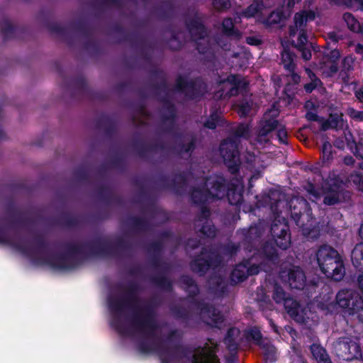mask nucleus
<instances>
[{"instance_id":"obj_36","label":"nucleus","mask_w":363,"mask_h":363,"mask_svg":"<svg viewBox=\"0 0 363 363\" xmlns=\"http://www.w3.org/2000/svg\"><path fill=\"white\" fill-rule=\"evenodd\" d=\"M332 146L330 143L325 142L323 145V157L324 160H329L331 155Z\"/></svg>"},{"instance_id":"obj_55","label":"nucleus","mask_w":363,"mask_h":363,"mask_svg":"<svg viewBox=\"0 0 363 363\" xmlns=\"http://www.w3.org/2000/svg\"><path fill=\"white\" fill-rule=\"evenodd\" d=\"M182 80H183L182 79H179L178 81V87H179V89H181L184 88V86L182 84Z\"/></svg>"},{"instance_id":"obj_34","label":"nucleus","mask_w":363,"mask_h":363,"mask_svg":"<svg viewBox=\"0 0 363 363\" xmlns=\"http://www.w3.org/2000/svg\"><path fill=\"white\" fill-rule=\"evenodd\" d=\"M210 266V264L208 262H204L203 264L200 263V260H196L194 263L192 264L191 267L193 270L197 272H203L206 269H207Z\"/></svg>"},{"instance_id":"obj_33","label":"nucleus","mask_w":363,"mask_h":363,"mask_svg":"<svg viewBox=\"0 0 363 363\" xmlns=\"http://www.w3.org/2000/svg\"><path fill=\"white\" fill-rule=\"evenodd\" d=\"M347 113L352 119L357 121H363V111H358L353 108H349Z\"/></svg>"},{"instance_id":"obj_11","label":"nucleus","mask_w":363,"mask_h":363,"mask_svg":"<svg viewBox=\"0 0 363 363\" xmlns=\"http://www.w3.org/2000/svg\"><path fill=\"white\" fill-rule=\"evenodd\" d=\"M223 92L216 95L217 97H225L235 95L242 91L247 86L246 82L241 80L240 77L231 75L222 83Z\"/></svg>"},{"instance_id":"obj_35","label":"nucleus","mask_w":363,"mask_h":363,"mask_svg":"<svg viewBox=\"0 0 363 363\" xmlns=\"http://www.w3.org/2000/svg\"><path fill=\"white\" fill-rule=\"evenodd\" d=\"M276 130H277V136L279 140L281 143L286 144L287 143V141H286L287 133H286V130L284 128L281 127V125H279V124H278V128H276Z\"/></svg>"},{"instance_id":"obj_14","label":"nucleus","mask_w":363,"mask_h":363,"mask_svg":"<svg viewBox=\"0 0 363 363\" xmlns=\"http://www.w3.org/2000/svg\"><path fill=\"white\" fill-rule=\"evenodd\" d=\"M193 363H219L211 347L199 349L194 356Z\"/></svg>"},{"instance_id":"obj_32","label":"nucleus","mask_w":363,"mask_h":363,"mask_svg":"<svg viewBox=\"0 0 363 363\" xmlns=\"http://www.w3.org/2000/svg\"><path fill=\"white\" fill-rule=\"evenodd\" d=\"M250 128L248 125L241 124L238 126L235 130V134L238 137L246 138L248 136Z\"/></svg>"},{"instance_id":"obj_52","label":"nucleus","mask_w":363,"mask_h":363,"mask_svg":"<svg viewBox=\"0 0 363 363\" xmlns=\"http://www.w3.org/2000/svg\"><path fill=\"white\" fill-rule=\"evenodd\" d=\"M345 163L347 164H352L353 163V158L352 157H345Z\"/></svg>"},{"instance_id":"obj_37","label":"nucleus","mask_w":363,"mask_h":363,"mask_svg":"<svg viewBox=\"0 0 363 363\" xmlns=\"http://www.w3.org/2000/svg\"><path fill=\"white\" fill-rule=\"evenodd\" d=\"M264 250L266 254V259L267 262H273L274 257L276 255L275 250L273 247H270V249H269V246H265Z\"/></svg>"},{"instance_id":"obj_38","label":"nucleus","mask_w":363,"mask_h":363,"mask_svg":"<svg viewBox=\"0 0 363 363\" xmlns=\"http://www.w3.org/2000/svg\"><path fill=\"white\" fill-rule=\"evenodd\" d=\"M298 50L301 52V55L303 60H309L311 58V52L308 47L303 46L298 48Z\"/></svg>"},{"instance_id":"obj_26","label":"nucleus","mask_w":363,"mask_h":363,"mask_svg":"<svg viewBox=\"0 0 363 363\" xmlns=\"http://www.w3.org/2000/svg\"><path fill=\"white\" fill-rule=\"evenodd\" d=\"M281 19V14L277 11L272 12L266 19L262 20V22L266 26H269L277 24Z\"/></svg>"},{"instance_id":"obj_12","label":"nucleus","mask_w":363,"mask_h":363,"mask_svg":"<svg viewBox=\"0 0 363 363\" xmlns=\"http://www.w3.org/2000/svg\"><path fill=\"white\" fill-rule=\"evenodd\" d=\"M259 269L267 271V269L264 264L261 266L252 265L250 267L245 264H238L231 274V281L234 283H239L244 281L248 275L257 274L259 272Z\"/></svg>"},{"instance_id":"obj_62","label":"nucleus","mask_w":363,"mask_h":363,"mask_svg":"<svg viewBox=\"0 0 363 363\" xmlns=\"http://www.w3.org/2000/svg\"><path fill=\"white\" fill-rule=\"evenodd\" d=\"M198 50H199V52H202L200 48H198Z\"/></svg>"},{"instance_id":"obj_47","label":"nucleus","mask_w":363,"mask_h":363,"mask_svg":"<svg viewBox=\"0 0 363 363\" xmlns=\"http://www.w3.org/2000/svg\"><path fill=\"white\" fill-rule=\"evenodd\" d=\"M355 51L357 54L361 55L363 57V45L358 44L355 48Z\"/></svg>"},{"instance_id":"obj_29","label":"nucleus","mask_w":363,"mask_h":363,"mask_svg":"<svg viewBox=\"0 0 363 363\" xmlns=\"http://www.w3.org/2000/svg\"><path fill=\"white\" fill-rule=\"evenodd\" d=\"M249 338L254 340L259 347L266 341V340H262L261 333L257 329H252L249 332Z\"/></svg>"},{"instance_id":"obj_19","label":"nucleus","mask_w":363,"mask_h":363,"mask_svg":"<svg viewBox=\"0 0 363 363\" xmlns=\"http://www.w3.org/2000/svg\"><path fill=\"white\" fill-rule=\"evenodd\" d=\"M343 19L350 30L354 33H363V24H360L352 13H345L343 15Z\"/></svg>"},{"instance_id":"obj_44","label":"nucleus","mask_w":363,"mask_h":363,"mask_svg":"<svg viewBox=\"0 0 363 363\" xmlns=\"http://www.w3.org/2000/svg\"><path fill=\"white\" fill-rule=\"evenodd\" d=\"M356 97L359 101L363 103V89H361L355 92Z\"/></svg>"},{"instance_id":"obj_50","label":"nucleus","mask_w":363,"mask_h":363,"mask_svg":"<svg viewBox=\"0 0 363 363\" xmlns=\"http://www.w3.org/2000/svg\"><path fill=\"white\" fill-rule=\"evenodd\" d=\"M6 242V238L4 233L0 232V243H4Z\"/></svg>"},{"instance_id":"obj_57","label":"nucleus","mask_w":363,"mask_h":363,"mask_svg":"<svg viewBox=\"0 0 363 363\" xmlns=\"http://www.w3.org/2000/svg\"><path fill=\"white\" fill-rule=\"evenodd\" d=\"M313 106V104H312V102H311V101H307V102L306 103V108H309V107H311V106Z\"/></svg>"},{"instance_id":"obj_2","label":"nucleus","mask_w":363,"mask_h":363,"mask_svg":"<svg viewBox=\"0 0 363 363\" xmlns=\"http://www.w3.org/2000/svg\"><path fill=\"white\" fill-rule=\"evenodd\" d=\"M272 297L276 303H284L287 313L295 321L304 323L309 318L307 308L301 307L298 303L293 298H286L285 292L280 286L274 287Z\"/></svg>"},{"instance_id":"obj_51","label":"nucleus","mask_w":363,"mask_h":363,"mask_svg":"<svg viewBox=\"0 0 363 363\" xmlns=\"http://www.w3.org/2000/svg\"><path fill=\"white\" fill-rule=\"evenodd\" d=\"M333 306L332 304H326L325 306H322V309H325L328 311H333Z\"/></svg>"},{"instance_id":"obj_13","label":"nucleus","mask_w":363,"mask_h":363,"mask_svg":"<svg viewBox=\"0 0 363 363\" xmlns=\"http://www.w3.org/2000/svg\"><path fill=\"white\" fill-rule=\"evenodd\" d=\"M267 116H264V121H262L259 126V130L257 135V141L260 143L269 141L267 138L271 131L278 128V122L274 119L267 120Z\"/></svg>"},{"instance_id":"obj_30","label":"nucleus","mask_w":363,"mask_h":363,"mask_svg":"<svg viewBox=\"0 0 363 363\" xmlns=\"http://www.w3.org/2000/svg\"><path fill=\"white\" fill-rule=\"evenodd\" d=\"M349 182H353L359 190L363 191V178L362 177V176H360V174H351L349 178Z\"/></svg>"},{"instance_id":"obj_48","label":"nucleus","mask_w":363,"mask_h":363,"mask_svg":"<svg viewBox=\"0 0 363 363\" xmlns=\"http://www.w3.org/2000/svg\"><path fill=\"white\" fill-rule=\"evenodd\" d=\"M247 40V43L250 45H257L258 44V42L259 40H257V39H255L253 38H247L246 39Z\"/></svg>"},{"instance_id":"obj_8","label":"nucleus","mask_w":363,"mask_h":363,"mask_svg":"<svg viewBox=\"0 0 363 363\" xmlns=\"http://www.w3.org/2000/svg\"><path fill=\"white\" fill-rule=\"evenodd\" d=\"M343 183L338 179H330L323 186L324 203L334 205L345 199Z\"/></svg>"},{"instance_id":"obj_22","label":"nucleus","mask_w":363,"mask_h":363,"mask_svg":"<svg viewBox=\"0 0 363 363\" xmlns=\"http://www.w3.org/2000/svg\"><path fill=\"white\" fill-rule=\"evenodd\" d=\"M189 31L195 40L203 39L206 33L204 26L200 23H196L191 26Z\"/></svg>"},{"instance_id":"obj_41","label":"nucleus","mask_w":363,"mask_h":363,"mask_svg":"<svg viewBox=\"0 0 363 363\" xmlns=\"http://www.w3.org/2000/svg\"><path fill=\"white\" fill-rule=\"evenodd\" d=\"M239 333V330L236 328H232L230 330H229L228 333V337L225 338V343L228 344V342H230V337L234 335H238Z\"/></svg>"},{"instance_id":"obj_18","label":"nucleus","mask_w":363,"mask_h":363,"mask_svg":"<svg viewBox=\"0 0 363 363\" xmlns=\"http://www.w3.org/2000/svg\"><path fill=\"white\" fill-rule=\"evenodd\" d=\"M351 259L356 268L363 270V243H359L354 247L352 252Z\"/></svg>"},{"instance_id":"obj_61","label":"nucleus","mask_w":363,"mask_h":363,"mask_svg":"<svg viewBox=\"0 0 363 363\" xmlns=\"http://www.w3.org/2000/svg\"><path fill=\"white\" fill-rule=\"evenodd\" d=\"M191 149V145L190 147H189L186 150V151H189Z\"/></svg>"},{"instance_id":"obj_25","label":"nucleus","mask_w":363,"mask_h":363,"mask_svg":"<svg viewBox=\"0 0 363 363\" xmlns=\"http://www.w3.org/2000/svg\"><path fill=\"white\" fill-rule=\"evenodd\" d=\"M306 72L311 79V82L305 85V89L307 92H311L315 87L320 84V81L309 69L306 68Z\"/></svg>"},{"instance_id":"obj_31","label":"nucleus","mask_w":363,"mask_h":363,"mask_svg":"<svg viewBox=\"0 0 363 363\" xmlns=\"http://www.w3.org/2000/svg\"><path fill=\"white\" fill-rule=\"evenodd\" d=\"M213 5L215 9L222 11L228 9L230 6V3L228 0H214Z\"/></svg>"},{"instance_id":"obj_3","label":"nucleus","mask_w":363,"mask_h":363,"mask_svg":"<svg viewBox=\"0 0 363 363\" xmlns=\"http://www.w3.org/2000/svg\"><path fill=\"white\" fill-rule=\"evenodd\" d=\"M205 193L200 189H194L192 199L194 203L207 201L210 198L221 199L225 195V179L220 176H213L208 178L206 183Z\"/></svg>"},{"instance_id":"obj_40","label":"nucleus","mask_w":363,"mask_h":363,"mask_svg":"<svg viewBox=\"0 0 363 363\" xmlns=\"http://www.w3.org/2000/svg\"><path fill=\"white\" fill-rule=\"evenodd\" d=\"M202 233L208 237L215 235V228L212 226H204L201 230Z\"/></svg>"},{"instance_id":"obj_27","label":"nucleus","mask_w":363,"mask_h":363,"mask_svg":"<svg viewBox=\"0 0 363 363\" xmlns=\"http://www.w3.org/2000/svg\"><path fill=\"white\" fill-rule=\"evenodd\" d=\"M323 74L327 77H330L337 72V65L331 61H328L324 66L321 67Z\"/></svg>"},{"instance_id":"obj_23","label":"nucleus","mask_w":363,"mask_h":363,"mask_svg":"<svg viewBox=\"0 0 363 363\" xmlns=\"http://www.w3.org/2000/svg\"><path fill=\"white\" fill-rule=\"evenodd\" d=\"M239 114L242 116L248 115L252 108V103L250 100H244L235 105Z\"/></svg>"},{"instance_id":"obj_46","label":"nucleus","mask_w":363,"mask_h":363,"mask_svg":"<svg viewBox=\"0 0 363 363\" xmlns=\"http://www.w3.org/2000/svg\"><path fill=\"white\" fill-rule=\"evenodd\" d=\"M301 0H288L287 1V6L289 9H291L296 4H298L300 2Z\"/></svg>"},{"instance_id":"obj_60","label":"nucleus","mask_w":363,"mask_h":363,"mask_svg":"<svg viewBox=\"0 0 363 363\" xmlns=\"http://www.w3.org/2000/svg\"><path fill=\"white\" fill-rule=\"evenodd\" d=\"M347 61H350L352 62V60L351 59H349V58H345V62H347Z\"/></svg>"},{"instance_id":"obj_58","label":"nucleus","mask_w":363,"mask_h":363,"mask_svg":"<svg viewBox=\"0 0 363 363\" xmlns=\"http://www.w3.org/2000/svg\"><path fill=\"white\" fill-rule=\"evenodd\" d=\"M203 216H204V217H206V216H208V214H209V211H203Z\"/></svg>"},{"instance_id":"obj_39","label":"nucleus","mask_w":363,"mask_h":363,"mask_svg":"<svg viewBox=\"0 0 363 363\" xmlns=\"http://www.w3.org/2000/svg\"><path fill=\"white\" fill-rule=\"evenodd\" d=\"M217 121L218 116L212 115L211 118L205 123V126L210 129H214L216 127Z\"/></svg>"},{"instance_id":"obj_1","label":"nucleus","mask_w":363,"mask_h":363,"mask_svg":"<svg viewBox=\"0 0 363 363\" xmlns=\"http://www.w3.org/2000/svg\"><path fill=\"white\" fill-rule=\"evenodd\" d=\"M318 265L328 277L335 281L341 280L345 275V267L342 257L333 247L324 245L316 253Z\"/></svg>"},{"instance_id":"obj_5","label":"nucleus","mask_w":363,"mask_h":363,"mask_svg":"<svg viewBox=\"0 0 363 363\" xmlns=\"http://www.w3.org/2000/svg\"><path fill=\"white\" fill-rule=\"evenodd\" d=\"M315 13L313 11H302L297 13L294 16V28L291 29V35H295L296 32L298 33L297 48L306 46L307 36L305 26L308 21L314 20Z\"/></svg>"},{"instance_id":"obj_53","label":"nucleus","mask_w":363,"mask_h":363,"mask_svg":"<svg viewBox=\"0 0 363 363\" xmlns=\"http://www.w3.org/2000/svg\"><path fill=\"white\" fill-rule=\"evenodd\" d=\"M353 1H356L359 4V9L361 11H363V0H352V2Z\"/></svg>"},{"instance_id":"obj_17","label":"nucleus","mask_w":363,"mask_h":363,"mask_svg":"<svg viewBox=\"0 0 363 363\" xmlns=\"http://www.w3.org/2000/svg\"><path fill=\"white\" fill-rule=\"evenodd\" d=\"M311 352L313 358L318 363H331L326 350L320 345H312L311 346Z\"/></svg>"},{"instance_id":"obj_10","label":"nucleus","mask_w":363,"mask_h":363,"mask_svg":"<svg viewBox=\"0 0 363 363\" xmlns=\"http://www.w3.org/2000/svg\"><path fill=\"white\" fill-rule=\"evenodd\" d=\"M289 227L284 221L273 223L271 228V233L277 245L283 250L286 249L291 242L290 236L288 233Z\"/></svg>"},{"instance_id":"obj_45","label":"nucleus","mask_w":363,"mask_h":363,"mask_svg":"<svg viewBox=\"0 0 363 363\" xmlns=\"http://www.w3.org/2000/svg\"><path fill=\"white\" fill-rule=\"evenodd\" d=\"M189 288L190 289L191 291L196 292L197 291V286L194 284V282L191 280H189Z\"/></svg>"},{"instance_id":"obj_43","label":"nucleus","mask_w":363,"mask_h":363,"mask_svg":"<svg viewBox=\"0 0 363 363\" xmlns=\"http://www.w3.org/2000/svg\"><path fill=\"white\" fill-rule=\"evenodd\" d=\"M358 286L363 293V273L359 274L357 279Z\"/></svg>"},{"instance_id":"obj_42","label":"nucleus","mask_w":363,"mask_h":363,"mask_svg":"<svg viewBox=\"0 0 363 363\" xmlns=\"http://www.w3.org/2000/svg\"><path fill=\"white\" fill-rule=\"evenodd\" d=\"M306 117L308 121H318V117L314 112L309 111L306 114Z\"/></svg>"},{"instance_id":"obj_56","label":"nucleus","mask_w":363,"mask_h":363,"mask_svg":"<svg viewBox=\"0 0 363 363\" xmlns=\"http://www.w3.org/2000/svg\"><path fill=\"white\" fill-rule=\"evenodd\" d=\"M270 324H271L272 327L273 328L275 332H277V326L274 324V323H273L272 321H270Z\"/></svg>"},{"instance_id":"obj_7","label":"nucleus","mask_w":363,"mask_h":363,"mask_svg":"<svg viewBox=\"0 0 363 363\" xmlns=\"http://www.w3.org/2000/svg\"><path fill=\"white\" fill-rule=\"evenodd\" d=\"M281 279L292 289H301L306 285V275L299 267L289 266L280 272Z\"/></svg>"},{"instance_id":"obj_16","label":"nucleus","mask_w":363,"mask_h":363,"mask_svg":"<svg viewBox=\"0 0 363 363\" xmlns=\"http://www.w3.org/2000/svg\"><path fill=\"white\" fill-rule=\"evenodd\" d=\"M243 183L241 181H237L236 184H233V187L228 189L227 196L229 202L233 205L238 204L242 199Z\"/></svg>"},{"instance_id":"obj_24","label":"nucleus","mask_w":363,"mask_h":363,"mask_svg":"<svg viewBox=\"0 0 363 363\" xmlns=\"http://www.w3.org/2000/svg\"><path fill=\"white\" fill-rule=\"evenodd\" d=\"M260 347L263 350V354L265 357L269 361L272 362L274 360V357L276 354V349L273 345L270 344L268 340H266Z\"/></svg>"},{"instance_id":"obj_49","label":"nucleus","mask_w":363,"mask_h":363,"mask_svg":"<svg viewBox=\"0 0 363 363\" xmlns=\"http://www.w3.org/2000/svg\"><path fill=\"white\" fill-rule=\"evenodd\" d=\"M292 73V79L294 82L298 83L300 79V77L295 74L294 72H291Z\"/></svg>"},{"instance_id":"obj_21","label":"nucleus","mask_w":363,"mask_h":363,"mask_svg":"<svg viewBox=\"0 0 363 363\" xmlns=\"http://www.w3.org/2000/svg\"><path fill=\"white\" fill-rule=\"evenodd\" d=\"M260 13L262 16L266 14L262 9V5L255 2L251 4L243 13L242 16L246 18L255 17L257 14Z\"/></svg>"},{"instance_id":"obj_28","label":"nucleus","mask_w":363,"mask_h":363,"mask_svg":"<svg viewBox=\"0 0 363 363\" xmlns=\"http://www.w3.org/2000/svg\"><path fill=\"white\" fill-rule=\"evenodd\" d=\"M233 22L231 18H225L223 22V28L227 35L231 36L236 35V32L233 30Z\"/></svg>"},{"instance_id":"obj_15","label":"nucleus","mask_w":363,"mask_h":363,"mask_svg":"<svg viewBox=\"0 0 363 363\" xmlns=\"http://www.w3.org/2000/svg\"><path fill=\"white\" fill-rule=\"evenodd\" d=\"M201 315L205 322L215 327H220L223 322V316L214 308L202 310Z\"/></svg>"},{"instance_id":"obj_54","label":"nucleus","mask_w":363,"mask_h":363,"mask_svg":"<svg viewBox=\"0 0 363 363\" xmlns=\"http://www.w3.org/2000/svg\"><path fill=\"white\" fill-rule=\"evenodd\" d=\"M359 235L361 236L362 239L363 240V223L362 224V225L359 228Z\"/></svg>"},{"instance_id":"obj_59","label":"nucleus","mask_w":363,"mask_h":363,"mask_svg":"<svg viewBox=\"0 0 363 363\" xmlns=\"http://www.w3.org/2000/svg\"><path fill=\"white\" fill-rule=\"evenodd\" d=\"M327 128H328V125H326L325 124H323V129L325 130Z\"/></svg>"},{"instance_id":"obj_20","label":"nucleus","mask_w":363,"mask_h":363,"mask_svg":"<svg viewBox=\"0 0 363 363\" xmlns=\"http://www.w3.org/2000/svg\"><path fill=\"white\" fill-rule=\"evenodd\" d=\"M296 56L292 55L289 50H284L281 54V62L284 67L289 72H294L295 64L294 59Z\"/></svg>"},{"instance_id":"obj_9","label":"nucleus","mask_w":363,"mask_h":363,"mask_svg":"<svg viewBox=\"0 0 363 363\" xmlns=\"http://www.w3.org/2000/svg\"><path fill=\"white\" fill-rule=\"evenodd\" d=\"M220 151L226 165L232 172L237 171L240 159L235 143L232 140H225L220 146Z\"/></svg>"},{"instance_id":"obj_6","label":"nucleus","mask_w":363,"mask_h":363,"mask_svg":"<svg viewBox=\"0 0 363 363\" xmlns=\"http://www.w3.org/2000/svg\"><path fill=\"white\" fill-rule=\"evenodd\" d=\"M337 356L345 361H350L360 355L359 345L349 337L340 338L334 345Z\"/></svg>"},{"instance_id":"obj_4","label":"nucleus","mask_w":363,"mask_h":363,"mask_svg":"<svg viewBox=\"0 0 363 363\" xmlns=\"http://www.w3.org/2000/svg\"><path fill=\"white\" fill-rule=\"evenodd\" d=\"M336 303L345 314L354 315L363 309V298L352 289H342L336 295Z\"/></svg>"}]
</instances>
